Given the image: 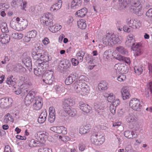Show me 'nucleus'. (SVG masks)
I'll list each match as a JSON object with an SVG mask.
<instances>
[{"label": "nucleus", "mask_w": 152, "mask_h": 152, "mask_svg": "<svg viewBox=\"0 0 152 152\" xmlns=\"http://www.w3.org/2000/svg\"><path fill=\"white\" fill-rule=\"evenodd\" d=\"M129 3V0H124L121 3L122 7L123 8L126 7Z\"/></svg>", "instance_id": "nucleus-59"}, {"label": "nucleus", "mask_w": 152, "mask_h": 152, "mask_svg": "<svg viewBox=\"0 0 152 152\" xmlns=\"http://www.w3.org/2000/svg\"><path fill=\"white\" fill-rule=\"evenodd\" d=\"M132 147L130 145H128L126 147V152H135L132 149Z\"/></svg>", "instance_id": "nucleus-57"}, {"label": "nucleus", "mask_w": 152, "mask_h": 152, "mask_svg": "<svg viewBox=\"0 0 152 152\" xmlns=\"http://www.w3.org/2000/svg\"><path fill=\"white\" fill-rule=\"evenodd\" d=\"M58 127L59 126H53L50 128V129L53 132L56 133H59L58 132ZM59 133H60L59 132Z\"/></svg>", "instance_id": "nucleus-62"}, {"label": "nucleus", "mask_w": 152, "mask_h": 152, "mask_svg": "<svg viewBox=\"0 0 152 152\" xmlns=\"http://www.w3.org/2000/svg\"><path fill=\"white\" fill-rule=\"evenodd\" d=\"M127 40L125 42V45L128 47H130L132 50L134 52V53L135 56H137L140 53V50L138 44H135V39L133 35L131 34L128 35L127 37Z\"/></svg>", "instance_id": "nucleus-1"}, {"label": "nucleus", "mask_w": 152, "mask_h": 152, "mask_svg": "<svg viewBox=\"0 0 152 152\" xmlns=\"http://www.w3.org/2000/svg\"><path fill=\"white\" fill-rule=\"evenodd\" d=\"M58 132L60 133H66L67 129L63 126H61L58 127Z\"/></svg>", "instance_id": "nucleus-47"}, {"label": "nucleus", "mask_w": 152, "mask_h": 152, "mask_svg": "<svg viewBox=\"0 0 152 152\" xmlns=\"http://www.w3.org/2000/svg\"><path fill=\"white\" fill-rule=\"evenodd\" d=\"M128 25L133 29L138 28L140 26V24L139 21L134 19H128L127 20Z\"/></svg>", "instance_id": "nucleus-12"}, {"label": "nucleus", "mask_w": 152, "mask_h": 152, "mask_svg": "<svg viewBox=\"0 0 152 152\" xmlns=\"http://www.w3.org/2000/svg\"><path fill=\"white\" fill-rule=\"evenodd\" d=\"M49 111L50 113L48 120L50 123H53L56 118L55 110L53 107H51L49 108Z\"/></svg>", "instance_id": "nucleus-14"}, {"label": "nucleus", "mask_w": 152, "mask_h": 152, "mask_svg": "<svg viewBox=\"0 0 152 152\" xmlns=\"http://www.w3.org/2000/svg\"><path fill=\"white\" fill-rule=\"evenodd\" d=\"M110 54V50L105 51L103 54V57L105 60L108 59L109 57V55Z\"/></svg>", "instance_id": "nucleus-49"}, {"label": "nucleus", "mask_w": 152, "mask_h": 152, "mask_svg": "<svg viewBox=\"0 0 152 152\" xmlns=\"http://www.w3.org/2000/svg\"><path fill=\"white\" fill-rule=\"evenodd\" d=\"M116 50H117L122 55H125L128 53L127 50L122 46L117 47L116 48Z\"/></svg>", "instance_id": "nucleus-37"}, {"label": "nucleus", "mask_w": 152, "mask_h": 152, "mask_svg": "<svg viewBox=\"0 0 152 152\" xmlns=\"http://www.w3.org/2000/svg\"><path fill=\"white\" fill-rule=\"evenodd\" d=\"M112 103L111 104L114 106L116 107L120 104V102L118 99H117L116 100H114L113 102H112Z\"/></svg>", "instance_id": "nucleus-61"}, {"label": "nucleus", "mask_w": 152, "mask_h": 152, "mask_svg": "<svg viewBox=\"0 0 152 152\" xmlns=\"http://www.w3.org/2000/svg\"><path fill=\"white\" fill-rule=\"evenodd\" d=\"M10 39V36L7 34H4L0 36V41L3 44L8 43Z\"/></svg>", "instance_id": "nucleus-21"}, {"label": "nucleus", "mask_w": 152, "mask_h": 152, "mask_svg": "<svg viewBox=\"0 0 152 152\" xmlns=\"http://www.w3.org/2000/svg\"><path fill=\"white\" fill-rule=\"evenodd\" d=\"M46 62H48L49 61V56L46 54H43L42 55L41 60Z\"/></svg>", "instance_id": "nucleus-44"}, {"label": "nucleus", "mask_w": 152, "mask_h": 152, "mask_svg": "<svg viewBox=\"0 0 152 152\" xmlns=\"http://www.w3.org/2000/svg\"><path fill=\"white\" fill-rule=\"evenodd\" d=\"M42 61L40 60L36 61L35 64H38L39 67L42 70H44V72L48 67V62Z\"/></svg>", "instance_id": "nucleus-16"}, {"label": "nucleus", "mask_w": 152, "mask_h": 152, "mask_svg": "<svg viewBox=\"0 0 152 152\" xmlns=\"http://www.w3.org/2000/svg\"><path fill=\"white\" fill-rule=\"evenodd\" d=\"M4 120L5 122L8 123L13 122V119L10 113H8L5 116Z\"/></svg>", "instance_id": "nucleus-41"}, {"label": "nucleus", "mask_w": 152, "mask_h": 152, "mask_svg": "<svg viewBox=\"0 0 152 152\" xmlns=\"http://www.w3.org/2000/svg\"><path fill=\"white\" fill-rule=\"evenodd\" d=\"M81 0H72L71 4V8L73 9L77 8L81 6Z\"/></svg>", "instance_id": "nucleus-25"}, {"label": "nucleus", "mask_w": 152, "mask_h": 152, "mask_svg": "<svg viewBox=\"0 0 152 152\" xmlns=\"http://www.w3.org/2000/svg\"><path fill=\"white\" fill-rule=\"evenodd\" d=\"M44 72V70H42L40 68H39L38 66H37V68H34V74L37 76H42Z\"/></svg>", "instance_id": "nucleus-32"}, {"label": "nucleus", "mask_w": 152, "mask_h": 152, "mask_svg": "<svg viewBox=\"0 0 152 152\" xmlns=\"http://www.w3.org/2000/svg\"><path fill=\"white\" fill-rule=\"evenodd\" d=\"M124 113V111L123 109H120L118 110V115L119 117H122Z\"/></svg>", "instance_id": "nucleus-64"}, {"label": "nucleus", "mask_w": 152, "mask_h": 152, "mask_svg": "<svg viewBox=\"0 0 152 152\" xmlns=\"http://www.w3.org/2000/svg\"><path fill=\"white\" fill-rule=\"evenodd\" d=\"M38 152H52V151L48 148H41L39 149Z\"/></svg>", "instance_id": "nucleus-48"}, {"label": "nucleus", "mask_w": 152, "mask_h": 152, "mask_svg": "<svg viewBox=\"0 0 152 152\" xmlns=\"http://www.w3.org/2000/svg\"><path fill=\"white\" fill-rule=\"evenodd\" d=\"M42 144L40 143L39 141H37L34 139H32L29 140L28 145L30 147H32L40 146Z\"/></svg>", "instance_id": "nucleus-30"}, {"label": "nucleus", "mask_w": 152, "mask_h": 152, "mask_svg": "<svg viewBox=\"0 0 152 152\" xmlns=\"http://www.w3.org/2000/svg\"><path fill=\"white\" fill-rule=\"evenodd\" d=\"M88 92V88L87 85L86 84V83H83V87L80 91V93H78L79 95H84L86 94Z\"/></svg>", "instance_id": "nucleus-33"}, {"label": "nucleus", "mask_w": 152, "mask_h": 152, "mask_svg": "<svg viewBox=\"0 0 152 152\" xmlns=\"http://www.w3.org/2000/svg\"><path fill=\"white\" fill-rule=\"evenodd\" d=\"M61 62L65 69H67L70 67L71 64L69 61L65 60L64 61H61Z\"/></svg>", "instance_id": "nucleus-39"}, {"label": "nucleus", "mask_w": 152, "mask_h": 152, "mask_svg": "<svg viewBox=\"0 0 152 152\" xmlns=\"http://www.w3.org/2000/svg\"><path fill=\"white\" fill-rule=\"evenodd\" d=\"M105 139L103 134H93L91 136V142L95 145H100L104 142Z\"/></svg>", "instance_id": "nucleus-2"}, {"label": "nucleus", "mask_w": 152, "mask_h": 152, "mask_svg": "<svg viewBox=\"0 0 152 152\" xmlns=\"http://www.w3.org/2000/svg\"><path fill=\"white\" fill-rule=\"evenodd\" d=\"M43 105V101L41 97L36 96L34 98V100L33 102V108L35 110H39Z\"/></svg>", "instance_id": "nucleus-9"}, {"label": "nucleus", "mask_w": 152, "mask_h": 152, "mask_svg": "<svg viewBox=\"0 0 152 152\" xmlns=\"http://www.w3.org/2000/svg\"><path fill=\"white\" fill-rule=\"evenodd\" d=\"M122 64H116L115 66V68L116 72H121V68L122 67Z\"/></svg>", "instance_id": "nucleus-50"}, {"label": "nucleus", "mask_w": 152, "mask_h": 152, "mask_svg": "<svg viewBox=\"0 0 152 152\" xmlns=\"http://www.w3.org/2000/svg\"><path fill=\"white\" fill-rule=\"evenodd\" d=\"M121 93L123 100L128 99L130 96L129 92L128 91L127 87L126 86L122 88Z\"/></svg>", "instance_id": "nucleus-17"}, {"label": "nucleus", "mask_w": 152, "mask_h": 152, "mask_svg": "<svg viewBox=\"0 0 152 152\" xmlns=\"http://www.w3.org/2000/svg\"><path fill=\"white\" fill-rule=\"evenodd\" d=\"M12 99L8 97H5L0 100V106L2 108L7 107L12 103Z\"/></svg>", "instance_id": "nucleus-11"}, {"label": "nucleus", "mask_w": 152, "mask_h": 152, "mask_svg": "<svg viewBox=\"0 0 152 152\" xmlns=\"http://www.w3.org/2000/svg\"><path fill=\"white\" fill-rule=\"evenodd\" d=\"M129 105L132 109L136 111H140L142 107L140 100L136 98L132 99L130 101Z\"/></svg>", "instance_id": "nucleus-6"}, {"label": "nucleus", "mask_w": 152, "mask_h": 152, "mask_svg": "<svg viewBox=\"0 0 152 152\" xmlns=\"http://www.w3.org/2000/svg\"><path fill=\"white\" fill-rule=\"evenodd\" d=\"M11 27L14 29L18 31H20L23 30L21 26L18 21H12L10 22Z\"/></svg>", "instance_id": "nucleus-20"}, {"label": "nucleus", "mask_w": 152, "mask_h": 152, "mask_svg": "<svg viewBox=\"0 0 152 152\" xmlns=\"http://www.w3.org/2000/svg\"><path fill=\"white\" fill-rule=\"evenodd\" d=\"M98 88L100 91L106 90L107 88V84L104 81H102L98 86Z\"/></svg>", "instance_id": "nucleus-34"}, {"label": "nucleus", "mask_w": 152, "mask_h": 152, "mask_svg": "<svg viewBox=\"0 0 152 152\" xmlns=\"http://www.w3.org/2000/svg\"><path fill=\"white\" fill-rule=\"evenodd\" d=\"M62 1L61 0H58V3L53 5L50 8V10L51 11L55 10H58L60 9L62 6Z\"/></svg>", "instance_id": "nucleus-24"}, {"label": "nucleus", "mask_w": 152, "mask_h": 152, "mask_svg": "<svg viewBox=\"0 0 152 152\" xmlns=\"http://www.w3.org/2000/svg\"><path fill=\"white\" fill-rule=\"evenodd\" d=\"M59 138L64 142H66L69 140V138L66 136H59Z\"/></svg>", "instance_id": "nucleus-52"}, {"label": "nucleus", "mask_w": 152, "mask_h": 152, "mask_svg": "<svg viewBox=\"0 0 152 152\" xmlns=\"http://www.w3.org/2000/svg\"><path fill=\"white\" fill-rule=\"evenodd\" d=\"M0 27L3 33H6L9 32L7 24L6 23L3 22L2 23L0 24Z\"/></svg>", "instance_id": "nucleus-36"}, {"label": "nucleus", "mask_w": 152, "mask_h": 152, "mask_svg": "<svg viewBox=\"0 0 152 152\" xmlns=\"http://www.w3.org/2000/svg\"><path fill=\"white\" fill-rule=\"evenodd\" d=\"M116 107L111 104L110 106V110L111 112L113 114H114L115 113Z\"/></svg>", "instance_id": "nucleus-56"}, {"label": "nucleus", "mask_w": 152, "mask_h": 152, "mask_svg": "<svg viewBox=\"0 0 152 152\" xmlns=\"http://www.w3.org/2000/svg\"><path fill=\"white\" fill-rule=\"evenodd\" d=\"M16 20L19 23L23 29L25 28L28 25V22L26 20L18 17L16 18Z\"/></svg>", "instance_id": "nucleus-28"}, {"label": "nucleus", "mask_w": 152, "mask_h": 152, "mask_svg": "<svg viewBox=\"0 0 152 152\" xmlns=\"http://www.w3.org/2000/svg\"><path fill=\"white\" fill-rule=\"evenodd\" d=\"M53 72L51 70H48L42 76V81L45 83L51 85L54 79Z\"/></svg>", "instance_id": "nucleus-4"}, {"label": "nucleus", "mask_w": 152, "mask_h": 152, "mask_svg": "<svg viewBox=\"0 0 152 152\" xmlns=\"http://www.w3.org/2000/svg\"><path fill=\"white\" fill-rule=\"evenodd\" d=\"M122 67L121 68V73H124L126 72L127 71V65L124 66V64H122Z\"/></svg>", "instance_id": "nucleus-60"}, {"label": "nucleus", "mask_w": 152, "mask_h": 152, "mask_svg": "<svg viewBox=\"0 0 152 152\" xmlns=\"http://www.w3.org/2000/svg\"><path fill=\"white\" fill-rule=\"evenodd\" d=\"M22 62L26 66L28 67H32V63L31 59L28 56H26L24 57L22 60Z\"/></svg>", "instance_id": "nucleus-19"}, {"label": "nucleus", "mask_w": 152, "mask_h": 152, "mask_svg": "<svg viewBox=\"0 0 152 152\" xmlns=\"http://www.w3.org/2000/svg\"><path fill=\"white\" fill-rule=\"evenodd\" d=\"M137 118L132 114L129 113L126 118L127 121L129 122H135L137 121Z\"/></svg>", "instance_id": "nucleus-31"}, {"label": "nucleus", "mask_w": 152, "mask_h": 152, "mask_svg": "<svg viewBox=\"0 0 152 152\" xmlns=\"http://www.w3.org/2000/svg\"><path fill=\"white\" fill-rule=\"evenodd\" d=\"M75 104V101L72 99L67 98L64 99L63 103V107L62 110L64 109H69V108H70V106L73 105Z\"/></svg>", "instance_id": "nucleus-13"}, {"label": "nucleus", "mask_w": 152, "mask_h": 152, "mask_svg": "<svg viewBox=\"0 0 152 152\" xmlns=\"http://www.w3.org/2000/svg\"><path fill=\"white\" fill-rule=\"evenodd\" d=\"M50 31L54 33L57 31L56 26L53 24L52 26L48 28Z\"/></svg>", "instance_id": "nucleus-54"}, {"label": "nucleus", "mask_w": 152, "mask_h": 152, "mask_svg": "<svg viewBox=\"0 0 152 152\" xmlns=\"http://www.w3.org/2000/svg\"><path fill=\"white\" fill-rule=\"evenodd\" d=\"M15 78L12 76H10L8 77L6 81V83L8 85H14L15 83Z\"/></svg>", "instance_id": "nucleus-38"}, {"label": "nucleus", "mask_w": 152, "mask_h": 152, "mask_svg": "<svg viewBox=\"0 0 152 152\" xmlns=\"http://www.w3.org/2000/svg\"><path fill=\"white\" fill-rule=\"evenodd\" d=\"M42 55V53H40L39 51H37V50L33 51L32 53L33 58L34 60H37V61L41 60Z\"/></svg>", "instance_id": "nucleus-23"}, {"label": "nucleus", "mask_w": 152, "mask_h": 152, "mask_svg": "<svg viewBox=\"0 0 152 152\" xmlns=\"http://www.w3.org/2000/svg\"><path fill=\"white\" fill-rule=\"evenodd\" d=\"M80 109L83 112L88 113L91 110L92 108L88 104L84 103L80 105Z\"/></svg>", "instance_id": "nucleus-22"}, {"label": "nucleus", "mask_w": 152, "mask_h": 152, "mask_svg": "<svg viewBox=\"0 0 152 152\" xmlns=\"http://www.w3.org/2000/svg\"><path fill=\"white\" fill-rule=\"evenodd\" d=\"M36 92L33 91H29L28 94L26 96L24 100L25 104L28 106L31 103L33 102L34 96L35 95Z\"/></svg>", "instance_id": "nucleus-8"}, {"label": "nucleus", "mask_w": 152, "mask_h": 152, "mask_svg": "<svg viewBox=\"0 0 152 152\" xmlns=\"http://www.w3.org/2000/svg\"><path fill=\"white\" fill-rule=\"evenodd\" d=\"M46 135L45 134H36L35 137L36 139L39 140V139L42 140V138H44Z\"/></svg>", "instance_id": "nucleus-46"}, {"label": "nucleus", "mask_w": 152, "mask_h": 152, "mask_svg": "<svg viewBox=\"0 0 152 152\" xmlns=\"http://www.w3.org/2000/svg\"><path fill=\"white\" fill-rule=\"evenodd\" d=\"M107 100L108 102H112L115 100V97L112 94H110L109 96L107 97Z\"/></svg>", "instance_id": "nucleus-55"}, {"label": "nucleus", "mask_w": 152, "mask_h": 152, "mask_svg": "<svg viewBox=\"0 0 152 152\" xmlns=\"http://www.w3.org/2000/svg\"><path fill=\"white\" fill-rule=\"evenodd\" d=\"M124 135L128 139H131L136 137L137 136L135 134H124Z\"/></svg>", "instance_id": "nucleus-45"}, {"label": "nucleus", "mask_w": 152, "mask_h": 152, "mask_svg": "<svg viewBox=\"0 0 152 152\" xmlns=\"http://www.w3.org/2000/svg\"><path fill=\"white\" fill-rule=\"evenodd\" d=\"M130 10L132 12H134L138 16H140L142 14L140 11L141 10V6L139 1L132 3L130 7Z\"/></svg>", "instance_id": "nucleus-7"}, {"label": "nucleus", "mask_w": 152, "mask_h": 152, "mask_svg": "<svg viewBox=\"0 0 152 152\" xmlns=\"http://www.w3.org/2000/svg\"><path fill=\"white\" fill-rule=\"evenodd\" d=\"M61 114L62 116L65 117L67 119L69 116L74 117L75 116L76 114V111L74 108L71 109L70 107L69 109L62 110L61 111Z\"/></svg>", "instance_id": "nucleus-5"}, {"label": "nucleus", "mask_w": 152, "mask_h": 152, "mask_svg": "<svg viewBox=\"0 0 152 152\" xmlns=\"http://www.w3.org/2000/svg\"><path fill=\"white\" fill-rule=\"evenodd\" d=\"M87 12V10L86 8H84L78 11L76 13V14L79 17H83L85 16Z\"/></svg>", "instance_id": "nucleus-27"}, {"label": "nucleus", "mask_w": 152, "mask_h": 152, "mask_svg": "<svg viewBox=\"0 0 152 152\" xmlns=\"http://www.w3.org/2000/svg\"><path fill=\"white\" fill-rule=\"evenodd\" d=\"M83 83L80 81H76L73 85V87L76 92L78 93H80V91L83 87Z\"/></svg>", "instance_id": "nucleus-18"}, {"label": "nucleus", "mask_w": 152, "mask_h": 152, "mask_svg": "<svg viewBox=\"0 0 152 152\" xmlns=\"http://www.w3.org/2000/svg\"><path fill=\"white\" fill-rule=\"evenodd\" d=\"M104 104L102 103H95L94 104V108L98 113H99L101 110H103L104 108Z\"/></svg>", "instance_id": "nucleus-26"}, {"label": "nucleus", "mask_w": 152, "mask_h": 152, "mask_svg": "<svg viewBox=\"0 0 152 152\" xmlns=\"http://www.w3.org/2000/svg\"><path fill=\"white\" fill-rule=\"evenodd\" d=\"M77 78L76 75L72 74L66 78L65 81V84L67 85H69L75 81Z\"/></svg>", "instance_id": "nucleus-15"}, {"label": "nucleus", "mask_w": 152, "mask_h": 152, "mask_svg": "<svg viewBox=\"0 0 152 152\" xmlns=\"http://www.w3.org/2000/svg\"><path fill=\"white\" fill-rule=\"evenodd\" d=\"M28 36L31 38H35L37 35V32L35 30H33L29 31L28 33Z\"/></svg>", "instance_id": "nucleus-43"}, {"label": "nucleus", "mask_w": 152, "mask_h": 152, "mask_svg": "<svg viewBox=\"0 0 152 152\" xmlns=\"http://www.w3.org/2000/svg\"><path fill=\"white\" fill-rule=\"evenodd\" d=\"M53 18L52 15L49 12H48L44 14L40 18V20L41 23L50 27L53 24Z\"/></svg>", "instance_id": "nucleus-3"}, {"label": "nucleus", "mask_w": 152, "mask_h": 152, "mask_svg": "<svg viewBox=\"0 0 152 152\" xmlns=\"http://www.w3.org/2000/svg\"><path fill=\"white\" fill-rule=\"evenodd\" d=\"M64 69V67L61 61H60L59 63V64L57 68V70L58 71L62 72Z\"/></svg>", "instance_id": "nucleus-51"}, {"label": "nucleus", "mask_w": 152, "mask_h": 152, "mask_svg": "<svg viewBox=\"0 0 152 152\" xmlns=\"http://www.w3.org/2000/svg\"><path fill=\"white\" fill-rule=\"evenodd\" d=\"M88 80V78L83 75L80 76L79 78V81L82 83H85V82Z\"/></svg>", "instance_id": "nucleus-53"}, {"label": "nucleus", "mask_w": 152, "mask_h": 152, "mask_svg": "<svg viewBox=\"0 0 152 152\" xmlns=\"http://www.w3.org/2000/svg\"><path fill=\"white\" fill-rule=\"evenodd\" d=\"M146 15L148 17H152V8L149 9L146 12Z\"/></svg>", "instance_id": "nucleus-63"}, {"label": "nucleus", "mask_w": 152, "mask_h": 152, "mask_svg": "<svg viewBox=\"0 0 152 152\" xmlns=\"http://www.w3.org/2000/svg\"><path fill=\"white\" fill-rule=\"evenodd\" d=\"M85 54V53L84 52L82 51H80L77 53L76 56L77 58L81 61L83 60V57Z\"/></svg>", "instance_id": "nucleus-42"}, {"label": "nucleus", "mask_w": 152, "mask_h": 152, "mask_svg": "<svg viewBox=\"0 0 152 152\" xmlns=\"http://www.w3.org/2000/svg\"><path fill=\"white\" fill-rule=\"evenodd\" d=\"M46 118L39 115L38 119V121L40 123H43L46 121Z\"/></svg>", "instance_id": "nucleus-58"}, {"label": "nucleus", "mask_w": 152, "mask_h": 152, "mask_svg": "<svg viewBox=\"0 0 152 152\" xmlns=\"http://www.w3.org/2000/svg\"><path fill=\"white\" fill-rule=\"evenodd\" d=\"M77 26L79 28L83 29H85L86 27V23L83 20L77 22Z\"/></svg>", "instance_id": "nucleus-40"}, {"label": "nucleus", "mask_w": 152, "mask_h": 152, "mask_svg": "<svg viewBox=\"0 0 152 152\" xmlns=\"http://www.w3.org/2000/svg\"><path fill=\"white\" fill-rule=\"evenodd\" d=\"M134 72L137 75H141L143 71V69H144V67L143 66H135L134 68Z\"/></svg>", "instance_id": "nucleus-35"}, {"label": "nucleus", "mask_w": 152, "mask_h": 152, "mask_svg": "<svg viewBox=\"0 0 152 152\" xmlns=\"http://www.w3.org/2000/svg\"><path fill=\"white\" fill-rule=\"evenodd\" d=\"M107 36L108 37L107 42L108 44L110 43V45L115 44L118 43H120L121 40L119 38L118 36L115 35H110L109 34Z\"/></svg>", "instance_id": "nucleus-10"}, {"label": "nucleus", "mask_w": 152, "mask_h": 152, "mask_svg": "<svg viewBox=\"0 0 152 152\" xmlns=\"http://www.w3.org/2000/svg\"><path fill=\"white\" fill-rule=\"evenodd\" d=\"M13 70L16 72H24L25 68L22 66L19 65H14L12 66Z\"/></svg>", "instance_id": "nucleus-29"}]
</instances>
